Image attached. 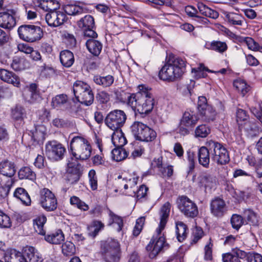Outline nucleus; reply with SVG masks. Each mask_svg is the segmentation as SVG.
<instances>
[{"instance_id":"f257e3e1","label":"nucleus","mask_w":262,"mask_h":262,"mask_svg":"<svg viewBox=\"0 0 262 262\" xmlns=\"http://www.w3.org/2000/svg\"><path fill=\"white\" fill-rule=\"evenodd\" d=\"M139 91L128 97V104L141 114H147L153 109L155 101L151 90L143 85L138 86Z\"/></svg>"},{"instance_id":"f03ea898","label":"nucleus","mask_w":262,"mask_h":262,"mask_svg":"<svg viewBox=\"0 0 262 262\" xmlns=\"http://www.w3.org/2000/svg\"><path fill=\"white\" fill-rule=\"evenodd\" d=\"M185 62L181 58L170 56L159 72L161 79L168 82L174 81L180 78L185 72Z\"/></svg>"},{"instance_id":"7ed1b4c3","label":"nucleus","mask_w":262,"mask_h":262,"mask_svg":"<svg viewBox=\"0 0 262 262\" xmlns=\"http://www.w3.org/2000/svg\"><path fill=\"white\" fill-rule=\"evenodd\" d=\"M70 149L75 160H85L91 155L92 147L88 140L81 136H75L71 141Z\"/></svg>"},{"instance_id":"20e7f679","label":"nucleus","mask_w":262,"mask_h":262,"mask_svg":"<svg viewBox=\"0 0 262 262\" xmlns=\"http://www.w3.org/2000/svg\"><path fill=\"white\" fill-rule=\"evenodd\" d=\"M73 90L79 102L87 106L93 103L94 94L89 84L82 81H76L73 84Z\"/></svg>"},{"instance_id":"39448f33","label":"nucleus","mask_w":262,"mask_h":262,"mask_svg":"<svg viewBox=\"0 0 262 262\" xmlns=\"http://www.w3.org/2000/svg\"><path fill=\"white\" fill-rule=\"evenodd\" d=\"M101 252L106 262H118L120 258L121 251L118 242L108 239L101 244Z\"/></svg>"},{"instance_id":"423d86ee","label":"nucleus","mask_w":262,"mask_h":262,"mask_svg":"<svg viewBox=\"0 0 262 262\" xmlns=\"http://www.w3.org/2000/svg\"><path fill=\"white\" fill-rule=\"evenodd\" d=\"M207 146L210 149L212 161L218 165H225L229 162V152L222 144L210 140L207 143Z\"/></svg>"},{"instance_id":"0eeeda50","label":"nucleus","mask_w":262,"mask_h":262,"mask_svg":"<svg viewBox=\"0 0 262 262\" xmlns=\"http://www.w3.org/2000/svg\"><path fill=\"white\" fill-rule=\"evenodd\" d=\"M17 31L19 38L28 42L39 40L43 35L41 28L33 25H21L18 28Z\"/></svg>"},{"instance_id":"6e6552de","label":"nucleus","mask_w":262,"mask_h":262,"mask_svg":"<svg viewBox=\"0 0 262 262\" xmlns=\"http://www.w3.org/2000/svg\"><path fill=\"white\" fill-rule=\"evenodd\" d=\"M126 120V115L122 110H115L110 112L106 117V125L112 130L120 129Z\"/></svg>"},{"instance_id":"1a4fd4ad","label":"nucleus","mask_w":262,"mask_h":262,"mask_svg":"<svg viewBox=\"0 0 262 262\" xmlns=\"http://www.w3.org/2000/svg\"><path fill=\"white\" fill-rule=\"evenodd\" d=\"M39 204L46 211L51 212L56 209L57 200L51 190L43 188L40 191Z\"/></svg>"},{"instance_id":"9d476101","label":"nucleus","mask_w":262,"mask_h":262,"mask_svg":"<svg viewBox=\"0 0 262 262\" xmlns=\"http://www.w3.org/2000/svg\"><path fill=\"white\" fill-rule=\"evenodd\" d=\"M198 120L199 117L195 112L191 110L186 111L180 123L179 133L183 136L188 134L189 129L196 124Z\"/></svg>"},{"instance_id":"9b49d317","label":"nucleus","mask_w":262,"mask_h":262,"mask_svg":"<svg viewBox=\"0 0 262 262\" xmlns=\"http://www.w3.org/2000/svg\"><path fill=\"white\" fill-rule=\"evenodd\" d=\"M178 207L185 216L194 217L199 211L196 205L186 196H180L177 201Z\"/></svg>"},{"instance_id":"f8f14e48","label":"nucleus","mask_w":262,"mask_h":262,"mask_svg":"<svg viewBox=\"0 0 262 262\" xmlns=\"http://www.w3.org/2000/svg\"><path fill=\"white\" fill-rule=\"evenodd\" d=\"M66 151L64 147L56 141L48 142L46 145V154L49 159L58 161L62 159Z\"/></svg>"},{"instance_id":"ddd939ff","label":"nucleus","mask_w":262,"mask_h":262,"mask_svg":"<svg viewBox=\"0 0 262 262\" xmlns=\"http://www.w3.org/2000/svg\"><path fill=\"white\" fill-rule=\"evenodd\" d=\"M77 25L82 30L84 36L92 38L97 37V34L94 30L95 22L92 16L86 15L77 21Z\"/></svg>"},{"instance_id":"4468645a","label":"nucleus","mask_w":262,"mask_h":262,"mask_svg":"<svg viewBox=\"0 0 262 262\" xmlns=\"http://www.w3.org/2000/svg\"><path fill=\"white\" fill-rule=\"evenodd\" d=\"M156 239H152L146 246V250L148 252L149 257L151 258H155L162 250L164 247L165 241L162 232L158 234L157 232Z\"/></svg>"},{"instance_id":"2eb2a0df","label":"nucleus","mask_w":262,"mask_h":262,"mask_svg":"<svg viewBox=\"0 0 262 262\" xmlns=\"http://www.w3.org/2000/svg\"><path fill=\"white\" fill-rule=\"evenodd\" d=\"M45 19L48 25L52 27L62 25L67 20V17L64 12L60 11H51L46 14Z\"/></svg>"},{"instance_id":"dca6fc26","label":"nucleus","mask_w":262,"mask_h":262,"mask_svg":"<svg viewBox=\"0 0 262 262\" xmlns=\"http://www.w3.org/2000/svg\"><path fill=\"white\" fill-rule=\"evenodd\" d=\"M81 165L77 160L69 161L66 174V180L71 184L77 183L79 180Z\"/></svg>"},{"instance_id":"f3484780","label":"nucleus","mask_w":262,"mask_h":262,"mask_svg":"<svg viewBox=\"0 0 262 262\" xmlns=\"http://www.w3.org/2000/svg\"><path fill=\"white\" fill-rule=\"evenodd\" d=\"M211 214L216 217H222L227 212L228 207L225 201L219 197L213 199L210 204Z\"/></svg>"},{"instance_id":"a211bd4d","label":"nucleus","mask_w":262,"mask_h":262,"mask_svg":"<svg viewBox=\"0 0 262 262\" xmlns=\"http://www.w3.org/2000/svg\"><path fill=\"white\" fill-rule=\"evenodd\" d=\"M22 257L26 262H42L41 254L35 248L31 246L26 247L23 250Z\"/></svg>"},{"instance_id":"6ab92c4d","label":"nucleus","mask_w":262,"mask_h":262,"mask_svg":"<svg viewBox=\"0 0 262 262\" xmlns=\"http://www.w3.org/2000/svg\"><path fill=\"white\" fill-rule=\"evenodd\" d=\"M170 209V204L169 202L165 203L161 207L160 212V222L156 232L160 234L165 228L167 223Z\"/></svg>"},{"instance_id":"aec40b11","label":"nucleus","mask_w":262,"mask_h":262,"mask_svg":"<svg viewBox=\"0 0 262 262\" xmlns=\"http://www.w3.org/2000/svg\"><path fill=\"white\" fill-rule=\"evenodd\" d=\"M0 78L2 80L11 83L14 86L19 88L20 82L19 77L12 72L5 69H0Z\"/></svg>"},{"instance_id":"412c9836","label":"nucleus","mask_w":262,"mask_h":262,"mask_svg":"<svg viewBox=\"0 0 262 262\" xmlns=\"http://www.w3.org/2000/svg\"><path fill=\"white\" fill-rule=\"evenodd\" d=\"M138 180V177H133L132 178H124L121 184L123 185L124 189L126 190L125 194L132 196H135L136 193V185Z\"/></svg>"},{"instance_id":"4be33fe9","label":"nucleus","mask_w":262,"mask_h":262,"mask_svg":"<svg viewBox=\"0 0 262 262\" xmlns=\"http://www.w3.org/2000/svg\"><path fill=\"white\" fill-rule=\"evenodd\" d=\"M16 25L14 16L7 11L0 12V27L5 29H11Z\"/></svg>"},{"instance_id":"5701e85b","label":"nucleus","mask_w":262,"mask_h":262,"mask_svg":"<svg viewBox=\"0 0 262 262\" xmlns=\"http://www.w3.org/2000/svg\"><path fill=\"white\" fill-rule=\"evenodd\" d=\"M210 156L209 148L202 146L199 148L198 152V161L199 164L204 167L208 168L209 167Z\"/></svg>"},{"instance_id":"b1692460","label":"nucleus","mask_w":262,"mask_h":262,"mask_svg":"<svg viewBox=\"0 0 262 262\" xmlns=\"http://www.w3.org/2000/svg\"><path fill=\"white\" fill-rule=\"evenodd\" d=\"M0 173L8 178H12L15 173L14 163L8 160L2 161L0 163Z\"/></svg>"},{"instance_id":"393cba45","label":"nucleus","mask_w":262,"mask_h":262,"mask_svg":"<svg viewBox=\"0 0 262 262\" xmlns=\"http://www.w3.org/2000/svg\"><path fill=\"white\" fill-rule=\"evenodd\" d=\"M201 119L206 122H209L214 120L216 116V112L213 107L209 105L203 108L202 110H198Z\"/></svg>"},{"instance_id":"a878e982","label":"nucleus","mask_w":262,"mask_h":262,"mask_svg":"<svg viewBox=\"0 0 262 262\" xmlns=\"http://www.w3.org/2000/svg\"><path fill=\"white\" fill-rule=\"evenodd\" d=\"M45 239L51 244H60L64 239V235L61 230L45 236Z\"/></svg>"},{"instance_id":"bb28decb","label":"nucleus","mask_w":262,"mask_h":262,"mask_svg":"<svg viewBox=\"0 0 262 262\" xmlns=\"http://www.w3.org/2000/svg\"><path fill=\"white\" fill-rule=\"evenodd\" d=\"M94 82L103 88H107L111 86L114 81V78L111 75L106 76L96 75L93 77Z\"/></svg>"},{"instance_id":"cd10ccee","label":"nucleus","mask_w":262,"mask_h":262,"mask_svg":"<svg viewBox=\"0 0 262 262\" xmlns=\"http://www.w3.org/2000/svg\"><path fill=\"white\" fill-rule=\"evenodd\" d=\"M112 136V141L115 147H123L127 142L124 134L120 129L114 130Z\"/></svg>"},{"instance_id":"c85d7f7f","label":"nucleus","mask_w":262,"mask_h":262,"mask_svg":"<svg viewBox=\"0 0 262 262\" xmlns=\"http://www.w3.org/2000/svg\"><path fill=\"white\" fill-rule=\"evenodd\" d=\"M86 46L90 53L98 56L101 52L102 46L100 42L94 39H89L86 42Z\"/></svg>"},{"instance_id":"c756f323","label":"nucleus","mask_w":262,"mask_h":262,"mask_svg":"<svg viewBox=\"0 0 262 262\" xmlns=\"http://www.w3.org/2000/svg\"><path fill=\"white\" fill-rule=\"evenodd\" d=\"M60 60L64 67L69 68L74 62V55L70 51H62L60 54Z\"/></svg>"},{"instance_id":"7c9ffc66","label":"nucleus","mask_w":262,"mask_h":262,"mask_svg":"<svg viewBox=\"0 0 262 262\" xmlns=\"http://www.w3.org/2000/svg\"><path fill=\"white\" fill-rule=\"evenodd\" d=\"M198 8L200 12L203 15L212 18L216 19L219 17V13L209 8L202 3L198 4Z\"/></svg>"},{"instance_id":"2f4dec72","label":"nucleus","mask_w":262,"mask_h":262,"mask_svg":"<svg viewBox=\"0 0 262 262\" xmlns=\"http://www.w3.org/2000/svg\"><path fill=\"white\" fill-rule=\"evenodd\" d=\"M14 183V181L12 178H8L5 182H2L0 186V199L7 197Z\"/></svg>"},{"instance_id":"473e14b6","label":"nucleus","mask_w":262,"mask_h":262,"mask_svg":"<svg viewBox=\"0 0 262 262\" xmlns=\"http://www.w3.org/2000/svg\"><path fill=\"white\" fill-rule=\"evenodd\" d=\"M46 221L47 218L43 215L38 216L33 220L34 229L39 234L45 235L46 231L43 229V227Z\"/></svg>"},{"instance_id":"72a5a7b5","label":"nucleus","mask_w":262,"mask_h":262,"mask_svg":"<svg viewBox=\"0 0 262 262\" xmlns=\"http://www.w3.org/2000/svg\"><path fill=\"white\" fill-rule=\"evenodd\" d=\"M13 196L20 200L22 203L26 205H29L31 203V199L26 190L21 187L15 189Z\"/></svg>"},{"instance_id":"f704fd0d","label":"nucleus","mask_w":262,"mask_h":262,"mask_svg":"<svg viewBox=\"0 0 262 262\" xmlns=\"http://www.w3.org/2000/svg\"><path fill=\"white\" fill-rule=\"evenodd\" d=\"M225 19L232 25L242 26L243 23L241 15L233 12H225L224 13Z\"/></svg>"},{"instance_id":"c9c22d12","label":"nucleus","mask_w":262,"mask_h":262,"mask_svg":"<svg viewBox=\"0 0 262 262\" xmlns=\"http://www.w3.org/2000/svg\"><path fill=\"white\" fill-rule=\"evenodd\" d=\"M157 137L156 132L147 125L142 132L139 141L143 142H151L154 140Z\"/></svg>"},{"instance_id":"e433bc0d","label":"nucleus","mask_w":262,"mask_h":262,"mask_svg":"<svg viewBox=\"0 0 262 262\" xmlns=\"http://www.w3.org/2000/svg\"><path fill=\"white\" fill-rule=\"evenodd\" d=\"M110 221L109 225L113 226L118 231H120L123 226L122 219L114 213L111 211L109 213Z\"/></svg>"},{"instance_id":"4c0bfd02","label":"nucleus","mask_w":262,"mask_h":262,"mask_svg":"<svg viewBox=\"0 0 262 262\" xmlns=\"http://www.w3.org/2000/svg\"><path fill=\"white\" fill-rule=\"evenodd\" d=\"M19 179H29L33 181L36 179V174L28 166H24L21 168L18 171Z\"/></svg>"},{"instance_id":"58836bf2","label":"nucleus","mask_w":262,"mask_h":262,"mask_svg":"<svg viewBox=\"0 0 262 262\" xmlns=\"http://www.w3.org/2000/svg\"><path fill=\"white\" fill-rule=\"evenodd\" d=\"M200 182L201 185L206 188L211 189L213 188L216 184V179L210 174H204L200 177Z\"/></svg>"},{"instance_id":"ea45409f","label":"nucleus","mask_w":262,"mask_h":262,"mask_svg":"<svg viewBox=\"0 0 262 262\" xmlns=\"http://www.w3.org/2000/svg\"><path fill=\"white\" fill-rule=\"evenodd\" d=\"M234 87L244 96L250 90V86L246 81L242 79H237L233 82Z\"/></svg>"},{"instance_id":"a19ab883","label":"nucleus","mask_w":262,"mask_h":262,"mask_svg":"<svg viewBox=\"0 0 262 262\" xmlns=\"http://www.w3.org/2000/svg\"><path fill=\"white\" fill-rule=\"evenodd\" d=\"M187 230L186 225L182 222L176 223V233L177 238L180 242H183L187 236Z\"/></svg>"},{"instance_id":"79ce46f5","label":"nucleus","mask_w":262,"mask_h":262,"mask_svg":"<svg viewBox=\"0 0 262 262\" xmlns=\"http://www.w3.org/2000/svg\"><path fill=\"white\" fill-rule=\"evenodd\" d=\"M145 125L146 124L138 121L135 122L131 125L130 130L136 139L139 140Z\"/></svg>"},{"instance_id":"37998d69","label":"nucleus","mask_w":262,"mask_h":262,"mask_svg":"<svg viewBox=\"0 0 262 262\" xmlns=\"http://www.w3.org/2000/svg\"><path fill=\"white\" fill-rule=\"evenodd\" d=\"M244 128L250 137H254L259 134V130L257 124L253 121H247L244 123Z\"/></svg>"},{"instance_id":"c03bdc74","label":"nucleus","mask_w":262,"mask_h":262,"mask_svg":"<svg viewBox=\"0 0 262 262\" xmlns=\"http://www.w3.org/2000/svg\"><path fill=\"white\" fill-rule=\"evenodd\" d=\"M64 11L69 15H77L82 14L84 9L77 5L69 4L64 6Z\"/></svg>"},{"instance_id":"a18cd8bd","label":"nucleus","mask_w":262,"mask_h":262,"mask_svg":"<svg viewBox=\"0 0 262 262\" xmlns=\"http://www.w3.org/2000/svg\"><path fill=\"white\" fill-rule=\"evenodd\" d=\"M113 158L116 161H120L125 159L127 155V151L122 147H116L112 151Z\"/></svg>"},{"instance_id":"49530a36","label":"nucleus","mask_w":262,"mask_h":262,"mask_svg":"<svg viewBox=\"0 0 262 262\" xmlns=\"http://www.w3.org/2000/svg\"><path fill=\"white\" fill-rule=\"evenodd\" d=\"M207 48L220 53H223L227 49V45L225 42L214 41L209 45H206Z\"/></svg>"},{"instance_id":"de8ad7c7","label":"nucleus","mask_w":262,"mask_h":262,"mask_svg":"<svg viewBox=\"0 0 262 262\" xmlns=\"http://www.w3.org/2000/svg\"><path fill=\"white\" fill-rule=\"evenodd\" d=\"M61 249L62 254L66 256H72L76 252L74 244L70 241L64 242L62 245Z\"/></svg>"},{"instance_id":"09e8293b","label":"nucleus","mask_w":262,"mask_h":262,"mask_svg":"<svg viewBox=\"0 0 262 262\" xmlns=\"http://www.w3.org/2000/svg\"><path fill=\"white\" fill-rule=\"evenodd\" d=\"M67 101L68 97L66 95H58L52 98L51 105L54 108L60 107L67 103Z\"/></svg>"},{"instance_id":"8fccbe9b","label":"nucleus","mask_w":262,"mask_h":262,"mask_svg":"<svg viewBox=\"0 0 262 262\" xmlns=\"http://www.w3.org/2000/svg\"><path fill=\"white\" fill-rule=\"evenodd\" d=\"M210 133V127L205 124L199 125L195 129V136L196 137L205 138Z\"/></svg>"},{"instance_id":"3c124183","label":"nucleus","mask_w":262,"mask_h":262,"mask_svg":"<svg viewBox=\"0 0 262 262\" xmlns=\"http://www.w3.org/2000/svg\"><path fill=\"white\" fill-rule=\"evenodd\" d=\"M185 11L188 16L190 17H194L196 21L206 23L207 20L206 18L196 15L198 11L194 7L191 6H187L185 7Z\"/></svg>"},{"instance_id":"603ef678","label":"nucleus","mask_w":262,"mask_h":262,"mask_svg":"<svg viewBox=\"0 0 262 262\" xmlns=\"http://www.w3.org/2000/svg\"><path fill=\"white\" fill-rule=\"evenodd\" d=\"M104 227L103 224L100 221H94L91 225L89 227V234L95 237L98 233L103 229Z\"/></svg>"},{"instance_id":"864d4df0","label":"nucleus","mask_w":262,"mask_h":262,"mask_svg":"<svg viewBox=\"0 0 262 262\" xmlns=\"http://www.w3.org/2000/svg\"><path fill=\"white\" fill-rule=\"evenodd\" d=\"M204 71H208V70L203 64H200L197 68H193L192 69V72L194 73V77L197 79L203 78L206 76ZM208 71L212 72L210 70H208Z\"/></svg>"},{"instance_id":"5fc2aeb1","label":"nucleus","mask_w":262,"mask_h":262,"mask_svg":"<svg viewBox=\"0 0 262 262\" xmlns=\"http://www.w3.org/2000/svg\"><path fill=\"white\" fill-rule=\"evenodd\" d=\"M25 60L18 57L13 58L11 63V67L15 71H21L25 69L24 62Z\"/></svg>"},{"instance_id":"6e6d98bb","label":"nucleus","mask_w":262,"mask_h":262,"mask_svg":"<svg viewBox=\"0 0 262 262\" xmlns=\"http://www.w3.org/2000/svg\"><path fill=\"white\" fill-rule=\"evenodd\" d=\"M36 90L37 85L34 83L31 84L29 87L28 88L30 98H27L28 99V100L31 102H33L38 97V95L37 93Z\"/></svg>"},{"instance_id":"4d7b16f0","label":"nucleus","mask_w":262,"mask_h":262,"mask_svg":"<svg viewBox=\"0 0 262 262\" xmlns=\"http://www.w3.org/2000/svg\"><path fill=\"white\" fill-rule=\"evenodd\" d=\"M213 243L211 238L204 247V259L206 260H211L212 258Z\"/></svg>"},{"instance_id":"13d9d810","label":"nucleus","mask_w":262,"mask_h":262,"mask_svg":"<svg viewBox=\"0 0 262 262\" xmlns=\"http://www.w3.org/2000/svg\"><path fill=\"white\" fill-rule=\"evenodd\" d=\"M231 223L233 228L238 230L244 223L243 219L239 215L234 214L231 219Z\"/></svg>"},{"instance_id":"bf43d9fd","label":"nucleus","mask_w":262,"mask_h":262,"mask_svg":"<svg viewBox=\"0 0 262 262\" xmlns=\"http://www.w3.org/2000/svg\"><path fill=\"white\" fill-rule=\"evenodd\" d=\"M144 217H140L137 220L136 225L133 231V233L134 236H137L140 233L144 224Z\"/></svg>"},{"instance_id":"052dcab7","label":"nucleus","mask_w":262,"mask_h":262,"mask_svg":"<svg viewBox=\"0 0 262 262\" xmlns=\"http://www.w3.org/2000/svg\"><path fill=\"white\" fill-rule=\"evenodd\" d=\"M11 225L10 217L0 210V227L9 228Z\"/></svg>"},{"instance_id":"680f3d73","label":"nucleus","mask_w":262,"mask_h":262,"mask_svg":"<svg viewBox=\"0 0 262 262\" xmlns=\"http://www.w3.org/2000/svg\"><path fill=\"white\" fill-rule=\"evenodd\" d=\"M244 215L250 223L253 225L257 224V219L256 215L251 210L248 209L245 210L244 211Z\"/></svg>"},{"instance_id":"e2e57ef3","label":"nucleus","mask_w":262,"mask_h":262,"mask_svg":"<svg viewBox=\"0 0 262 262\" xmlns=\"http://www.w3.org/2000/svg\"><path fill=\"white\" fill-rule=\"evenodd\" d=\"M204 235V232L201 228L196 227L192 231V243H196Z\"/></svg>"},{"instance_id":"0e129e2a","label":"nucleus","mask_w":262,"mask_h":262,"mask_svg":"<svg viewBox=\"0 0 262 262\" xmlns=\"http://www.w3.org/2000/svg\"><path fill=\"white\" fill-rule=\"evenodd\" d=\"M24 109L20 106H16L12 111V117L15 120H20L23 118Z\"/></svg>"},{"instance_id":"69168bd1","label":"nucleus","mask_w":262,"mask_h":262,"mask_svg":"<svg viewBox=\"0 0 262 262\" xmlns=\"http://www.w3.org/2000/svg\"><path fill=\"white\" fill-rule=\"evenodd\" d=\"M243 42L247 46L248 48L253 51L256 50L258 48V45L251 37H245L243 39Z\"/></svg>"},{"instance_id":"338daca9","label":"nucleus","mask_w":262,"mask_h":262,"mask_svg":"<svg viewBox=\"0 0 262 262\" xmlns=\"http://www.w3.org/2000/svg\"><path fill=\"white\" fill-rule=\"evenodd\" d=\"M248 262H262V255L257 253L249 252Z\"/></svg>"},{"instance_id":"774afa93","label":"nucleus","mask_w":262,"mask_h":262,"mask_svg":"<svg viewBox=\"0 0 262 262\" xmlns=\"http://www.w3.org/2000/svg\"><path fill=\"white\" fill-rule=\"evenodd\" d=\"M223 262H241L238 257L232 255L231 253H225L222 255Z\"/></svg>"}]
</instances>
